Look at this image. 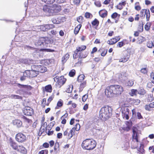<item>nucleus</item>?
<instances>
[{
    "mask_svg": "<svg viewBox=\"0 0 154 154\" xmlns=\"http://www.w3.org/2000/svg\"><path fill=\"white\" fill-rule=\"evenodd\" d=\"M54 81L60 86L63 85L66 81V79L63 76L60 77L57 76L54 78Z\"/></svg>",
    "mask_w": 154,
    "mask_h": 154,
    "instance_id": "nucleus-4",
    "label": "nucleus"
},
{
    "mask_svg": "<svg viewBox=\"0 0 154 154\" xmlns=\"http://www.w3.org/2000/svg\"><path fill=\"white\" fill-rule=\"evenodd\" d=\"M146 93L145 91L143 88H140L138 91V94L140 95H144Z\"/></svg>",
    "mask_w": 154,
    "mask_h": 154,
    "instance_id": "nucleus-29",
    "label": "nucleus"
},
{
    "mask_svg": "<svg viewBox=\"0 0 154 154\" xmlns=\"http://www.w3.org/2000/svg\"><path fill=\"white\" fill-rule=\"evenodd\" d=\"M13 124L18 127H21L22 125V122L19 120H15L13 121Z\"/></svg>",
    "mask_w": 154,
    "mask_h": 154,
    "instance_id": "nucleus-19",
    "label": "nucleus"
},
{
    "mask_svg": "<svg viewBox=\"0 0 154 154\" xmlns=\"http://www.w3.org/2000/svg\"><path fill=\"white\" fill-rule=\"evenodd\" d=\"M83 17L82 16H80L77 18V21L80 23H82Z\"/></svg>",
    "mask_w": 154,
    "mask_h": 154,
    "instance_id": "nucleus-44",
    "label": "nucleus"
},
{
    "mask_svg": "<svg viewBox=\"0 0 154 154\" xmlns=\"http://www.w3.org/2000/svg\"><path fill=\"white\" fill-rule=\"evenodd\" d=\"M80 0H73V2L74 4L78 5L79 4Z\"/></svg>",
    "mask_w": 154,
    "mask_h": 154,
    "instance_id": "nucleus-61",
    "label": "nucleus"
},
{
    "mask_svg": "<svg viewBox=\"0 0 154 154\" xmlns=\"http://www.w3.org/2000/svg\"><path fill=\"white\" fill-rule=\"evenodd\" d=\"M99 14L101 17L103 18L107 16V12L105 10H102L99 11Z\"/></svg>",
    "mask_w": 154,
    "mask_h": 154,
    "instance_id": "nucleus-18",
    "label": "nucleus"
},
{
    "mask_svg": "<svg viewBox=\"0 0 154 154\" xmlns=\"http://www.w3.org/2000/svg\"><path fill=\"white\" fill-rule=\"evenodd\" d=\"M73 86L71 88L70 86L67 89L66 91L68 93H70L72 92V90Z\"/></svg>",
    "mask_w": 154,
    "mask_h": 154,
    "instance_id": "nucleus-60",
    "label": "nucleus"
},
{
    "mask_svg": "<svg viewBox=\"0 0 154 154\" xmlns=\"http://www.w3.org/2000/svg\"><path fill=\"white\" fill-rule=\"evenodd\" d=\"M75 71L74 70H71L69 73V75L70 77H73L75 74Z\"/></svg>",
    "mask_w": 154,
    "mask_h": 154,
    "instance_id": "nucleus-51",
    "label": "nucleus"
},
{
    "mask_svg": "<svg viewBox=\"0 0 154 154\" xmlns=\"http://www.w3.org/2000/svg\"><path fill=\"white\" fill-rule=\"evenodd\" d=\"M124 45V43L122 42H119L118 43L117 46L119 47H121Z\"/></svg>",
    "mask_w": 154,
    "mask_h": 154,
    "instance_id": "nucleus-62",
    "label": "nucleus"
},
{
    "mask_svg": "<svg viewBox=\"0 0 154 154\" xmlns=\"http://www.w3.org/2000/svg\"><path fill=\"white\" fill-rule=\"evenodd\" d=\"M147 46L149 48H152L153 46V44L152 41L148 42L147 44Z\"/></svg>",
    "mask_w": 154,
    "mask_h": 154,
    "instance_id": "nucleus-49",
    "label": "nucleus"
},
{
    "mask_svg": "<svg viewBox=\"0 0 154 154\" xmlns=\"http://www.w3.org/2000/svg\"><path fill=\"white\" fill-rule=\"evenodd\" d=\"M86 85V82L85 81L83 82L80 84L79 90L80 92H81L82 91L83 88Z\"/></svg>",
    "mask_w": 154,
    "mask_h": 154,
    "instance_id": "nucleus-28",
    "label": "nucleus"
},
{
    "mask_svg": "<svg viewBox=\"0 0 154 154\" xmlns=\"http://www.w3.org/2000/svg\"><path fill=\"white\" fill-rule=\"evenodd\" d=\"M38 66L35 65H32L31 66V70L38 72Z\"/></svg>",
    "mask_w": 154,
    "mask_h": 154,
    "instance_id": "nucleus-38",
    "label": "nucleus"
},
{
    "mask_svg": "<svg viewBox=\"0 0 154 154\" xmlns=\"http://www.w3.org/2000/svg\"><path fill=\"white\" fill-rule=\"evenodd\" d=\"M88 94H86L82 96V100L83 102H85L87 99L88 98Z\"/></svg>",
    "mask_w": 154,
    "mask_h": 154,
    "instance_id": "nucleus-53",
    "label": "nucleus"
},
{
    "mask_svg": "<svg viewBox=\"0 0 154 154\" xmlns=\"http://www.w3.org/2000/svg\"><path fill=\"white\" fill-rule=\"evenodd\" d=\"M82 26L81 24L78 25L75 28L74 30V33L75 34H77L79 32V31Z\"/></svg>",
    "mask_w": 154,
    "mask_h": 154,
    "instance_id": "nucleus-26",
    "label": "nucleus"
},
{
    "mask_svg": "<svg viewBox=\"0 0 154 154\" xmlns=\"http://www.w3.org/2000/svg\"><path fill=\"white\" fill-rule=\"evenodd\" d=\"M41 1L46 4H51L54 2L55 0H41Z\"/></svg>",
    "mask_w": 154,
    "mask_h": 154,
    "instance_id": "nucleus-36",
    "label": "nucleus"
},
{
    "mask_svg": "<svg viewBox=\"0 0 154 154\" xmlns=\"http://www.w3.org/2000/svg\"><path fill=\"white\" fill-rule=\"evenodd\" d=\"M52 9L54 11V13H57L60 11L61 10V7L58 5L54 4L52 7Z\"/></svg>",
    "mask_w": 154,
    "mask_h": 154,
    "instance_id": "nucleus-15",
    "label": "nucleus"
},
{
    "mask_svg": "<svg viewBox=\"0 0 154 154\" xmlns=\"http://www.w3.org/2000/svg\"><path fill=\"white\" fill-rule=\"evenodd\" d=\"M136 117H137V119H143V117L142 116L141 113L139 112H137Z\"/></svg>",
    "mask_w": 154,
    "mask_h": 154,
    "instance_id": "nucleus-57",
    "label": "nucleus"
},
{
    "mask_svg": "<svg viewBox=\"0 0 154 154\" xmlns=\"http://www.w3.org/2000/svg\"><path fill=\"white\" fill-rule=\"evenodd\" d=\"M51 21L54 23L59 24L60 23V19L57 17H53L51 19Z\"/></svg>",
    "mask_w": 154,
    "mask_h": 154,
    "instance_id": "nucleus-23",
    "label": "nucleus"
},
{
    "mask_svg": "<svg viewBox=\"0 0 154 154\" xmlns=\"http://www.w3.org/2000/svg\"><path fill=\"white\" fill-rule=\"evenodd\" d=\"M128 59V58L124 57L122 58L121 59H120L119 61L120 62H126Z\"/></svg>",
    "mask_w": 154,
    "mask_h": 154,
    "instance_id": "nucleus-55",
    "label": "nucleus"
},
{
    "mask_svg": "<svg viewBox=\"0 0 154 154\" xmlns=\"http://www.w3.org/2000/svg\"><path fill=\"white\" fill-rule=\"evenodd\" d=\"M45 89L46 91L51 92L52 91V87L51 85H48L45 87Z\"/></svg>",
    "mask_w": 154,
    "mask_h": 154,
    "instance_id": "nucleus-34",
    "label": "nucleus"
},
{
    "mask_svg": "<svg viewBox=\"0 0 154 154\" xmlns=\"http://www.w3.org/2000/svg\"><path fill=\"white\" fill-rule=\"evenodd\" d=\"M54 26L53 24H46L41 26L40 29L42 31H45L54 28Z\"/></svg>",
    "mask_w": 154,
    "mask_h": 154,
    "instance_id": "nucleus-11",
    "label": "nucleus"
},
{
    "mask_svg": "<svg viewBox=\"0 0 154 154\" xmlns=\"http://www.w3.org/2000/svg\"><path fill=\"white\" fill-rule=\"evenodd\" d=\"M121 111L122 115L123 118H125L128 120L129 119L128 115L129 114V109L127 107H125L122 108Z\"/></svg>",
    "mask_w": 154,
    "mask_h": 154,
    "instance_id": "nucleus-6",
    "label": "nucleus"
},
{
    "mask_svg": "<svg viewBox=\"0 0 154 154\" xmlns=\"http://www.w3.org/2000/svg\"><path fill=\"white\" fill-rule=\"evenodd\" d=\"M23 75L27 77L30 78V70H26L23 72Z\"/></svg>",
    "mask_w": 154,
    "mask_h": 154,
    "instance_id": "nucleus-40",
    "label": "nucleus"
},
{
    "mask_svg": "<svg viewBox=\"0 0 154 154\" xmlns=\"http://www.w3.org/2000/svg\"><path fill=\"white\" fill-rule=\"evenodd\" d=\"M85 76L83 74L80 75L78 77L77 81L79 82H82L83 81L85 78Z\"/></svg>",
    "mask_w": 154,
    "mask_h": 154,
    "instance_id": "nucleus-31",
    "label": "nucleus"
},
{
    "mask_svg": "<svg viewBox=\"0 0 154 154\" xmlns=\"http://www.w3.org/2000/svg\"><path fill=\"white\" fill-rule=\"evenodd\" d=\"M116 42V40H115V39L114 38L111 39L107 42L108 44L111 45H113Z\"/></svg>",
    "mask_w": 154,
    "mask_h": 154,
    "instance_id": "nucleus-39",
    "label": "nucleus"
},
{
    "mask_svg": "<svg viewBox=\"0 0 154 154\" xmlns=\"http://www.w3.org/2000/svg\"><path fill=\"white\" fill-rule=\"evenodd\" d=\"M107 52V50H104L101 53V55L102 56H104L106 54Z\"/></svg>",
    "mask_w": 154,
    "mask_h": 154,
    "instance_id": "nucleus-64",
    "label": "nucleus"
},
{
    "mask_svg": "<svg viewBox=\"0 0 154 154\" xmlns=\"http://www.w3.org/2000/svg\"><path fill=\"white\" fill-rule=\"evenodd\" d=\"M46 128L45 127V126H44V127H43V125H42L41 126V127L40 128V130H39V133H38V134H40H40H41L42 133H43V132H44V131H45V129H46Z\"/></svg>",
    "mask_w": 154,
    "mask_h": 154,
    "instance_id": "nucleus-42",
    "label": "nucleus"
},
{
    "mask_svg": "<svg viewBox=\"0 0 154 154\" xmlns=\"http://www.w3.org/2000/svg\"><path fill=\"white\" fill-rule=\"evenodd\" d=\"M38 74V72L32 70H30V78H33L36 77Z\"/></svg>",
    "mask_w": 154,
    "mask_h": 154,
    "instance_id": "nucleus-24",
    "label": "nucleus"
},
{
    "mask_svg": "<svg viewBox=\"0 0 154 154\" xmlns=\"http://www.w3.org/2000/svg\"><path fill=\"white\" fill-rule=\"evenodd\" d=\"M94 4L96 6L98 7H100L101 5V3L99 1L95 2Z\"/></svg>",
    "mask_w": 154,
    "mask_h": 154,
    "instance_id": "nucleus-59",
    "label": "nucleus"
},
{
    "mask_svg": "<svg viewBox=\"0 0 154 154\" xmlns=\"http://www.w3.org/2000/svg\"><path fill=\"white\" fill-rule=\"evenodd\" d=\"M132 116L131 119H133L134 118L136 117L137 112H136L135 109H133L132 110Z\"/></svg>",
    "mask_w": 154,
    "mask_h": 154,
    "instance_id": "nucleus-41",
    "label": "nucleus"
},
{
    "mask_svg": "<svg viewBox=\"0 0 154 154\" xmlns=\"http://www.w3.org/2000/svg\"><path fill=\"white\" fill-rule=\"evenodd\" d=\"M43 11L46 13L48 14V15H51L54 13L52 7L45 5L43 7Z\"/></svg>",
    "mask_w": 154,
    "mask_h": 154,
    "instance_id": "nucleus-9",
    "label": "nucleus"
},
{
    "mask_svg": "<svg viewBox=\"0 0 154 154\" xmlns=\"http://www.w3.org/2000/svg\"><path fill=\"white\" fill-rule=\"evenodd\" d=\"M17 86L21 88L23 94L28 93V91L31 89V87L30 86L21 85L19 83L17 84Z\"/></svg>",
    "mask_w": 154,
    "mask_h": 154,
    "instance_id": "nucleus-5",
    "label": "nucleus"
},
{
    "mask_svg": "<svg viewBox=\"0 0 154 154\" xmlns=\"http://www.w3.org/2000/svg\"><path fill=\"white\" fill-rule=\"evenodd\" d=\"M10 97H11V99H22V97L17 95L14 94H11L9 96Z\"/></svg>",
    "mask_w": 154,
    "mask_h": 154,
    "instance_id": "nucleus-30",
    "label": "nucleus"
},
{
    "mask_svg": "<svg viewBox=\"0 0 154 154\" xmlns=\"http://www.w3.org/2000/svg\"><path fill=\"white\" fill-rule=\"evenodd\" d=\"M99 22L98 20L96 19H95L92 22L91 24L92 25L94 26H98L99 25Z\"/></svg>",
    "mask_w": 154,
    "mask_h": 154,
    "instance_id": "nucleus-37",
    "label": "nucleus"
},
{
    "mask_svg": "<svg viewBox=\"0 0 154 154\" xmlns=\"http://www.w3.org/2000/svg\"><path fill=\"white\" fill-rule=\"evenodd\" d=\"M69 57V54H67L63 56L62 58V62L63 63L65 62Z\"/></svg>",
    "mask_w": 154,
    "mask_h": 154,
    "instance_id": "nucleus-33",
    "label": "nucleus"
},
{
    "mask_svg": "<svg viewBox=\"0 0 154 154\" xmlns=\"http://www.w3.org/2000/svg\"><path fill=\"white\" fill-rule=\"evenodd\" d=\"M10 145L13 149L17 150L18 146L15 142L11 140L10 142Z\"/></svg>",
    "mask_w": 154,
    "mask_h": 154,
    "instance_id": "nucleus-22",
    "label": "nucleus"
},
{
    "mask_svg": "<svg viewBox=\"0 0 154 154\" xmlns=\"http://www.w3.org/2000/svg\"><path fill=\"white\" fill-rule=\"evenodd\" d=\"M87 56V54L84 53L82 52H79L78 54V57L80 58H85Z\"/></svg>",
    "mask_w": 154,
    "mask_h": 154,
    "instance_id": "nucleus-21",
    "label": "nucleus"
},
{
    "mask_svg": "<svg viewBox=\"0 0 154 154\" xmlns=\"http://www.w3.org/2000/svg\"><path fill=\"white\" fill-rule=\"evenodd\" d=\"M146 9L142 10L140 12V17H144L145 15Z\"/></svg>",
    "mask_w": 154,
    "mask_h": 154,
    "instance_id": "nucleus-48",
    "label": "nucleus"
},
{
    "mask_svg": "<svg viewBox=\"0 0 154 154\" xmlns=\"http://www.w3.org/2000/svg\"><path fill=\"white\" fill-rule=\"evenodd\" d=\"M54 97V96L52 95L50 96L48 99V103H47L46 105H48L49 103L52 101Z\"/></svg>",
    "mask_w": 154,
    "mask_h": 154,
    "instance_id": "nucleus-47",
    "label": "nucleus"
},
{
    "mask_svg": "<svg viewBox=\"0 0 154 154\" xmlns=\"http://www.w3.org/2000/svg\"><path fill=\"white\" fill-rule=\"evenodd\" d=\"M123 91V88L121 85H112L106 88L105 93L108 97H113L121 94Z\"/></svg>",
    "mask_w": 154,
    "mask_h": 154,
    "instance_id": "nucleus-1",
    "label": "nucleus"
},
{
    "mask_svg": "<svg viewBox=\"0 0 154 154\" xmlns=\"http://www.w3.org/2000/svg\"><path fill=\"white\" fill-rule=\"evenodd\" d=\"M137 93H138V91L137 90L133 89L131 90L130 94L131 96H133L136 95Z\"/></svg>",
    "mask_w": 154,
    "mask_h": 154,
    "instance_id": "nucleus-35",
    "label": "nucleus"
},
{
    "mask_svg": "<svg viewBox=\"0 0 154 154\" xmlns=\"http://www.w3.org/2000/svg\"><path fill=\"white\" fill-rule=\"evenodd\" d=\"M140 72L143 74H146L147 73V70L146 68H143L140 70Z\"/></svg>",
    "mask_w": 154,
    "mask_h": 154,
    "instance_id": "nucleus-58",
    "label": "nucleus"
},
{
    "mask_svg": "<svg viewBox=\"0 0 154 154\" xmlns=\"http://www.w3.org/2000/svg\"><path fill=\"white\" fill-rule=\"evenodd\" d=\"M96 141L92 139H88L83 141L82 144V148L87 150H92L96 146Z\"/></svg>",
    "mask_w": 154,
    "mask_h": 154,
    "instance_id": "nucleus-3",
    "label": "nucleus"
},
{
    "mask_svg": "<svg viewBox=\"0 0 154 154\" xmlns=\"http://www.w3.org/2000/svg\"><path fill=\"white\" fill-rule=\"evenodd\" d=\"M118 15V14L117 13L115 12L111 15V17L112 18L114 19L116 18ZM119 15V17L120 15Z\"/></svg>",
    "mask_w": 154,
    "mask_h": 154,
    "instance_id": "nucleus-56",
    "label": "nucleus"
},
{
    "mask_svg": "<svg viewBox=\"0 0 154 154\" xmlns=\"http://www.w3.org/2000/svg\"><path fill=\"white\" fill-rule=\"evenodd\" d=\"M75 129L74 128H73L72 129H71L70 131V132L68 133V139H70L72 138L73 136V134L74 133L75 131Z\"/></svg>",
    "mask_w": 154,
    "mask_h": 154,
    "instance_id": "nucleus-25",
    "label": "nucleus"
},
{
    "mask_svg": "<svg viewBox=\"0 0 154 154\" xmlns=\"http://www.w3.org/2000/svg\"><path fill=\"white\" fill-rule=\"evenodd\" d=\"M136 128L133 129V134H132V138L133 139H134L136 140L137 142H138V133L137 132Z\"/></svg>",
    "mask_w": 154,
    "mask_h": 154,
    "instance_id": "nucleus-16",
    "label": "nucleus"
},
{
    "mask_svg": "<svg viewBox=\"0 0 154 154\" xmlns=\"http://www.w3.org/2000/svg\"><path fill=\"white\" fill-rule=\"evenodd\" d=\"M151 25L150 23L147 22L145 26V28L146 30L148 31L149 29V28Z\"/></svg>",
    "mask_w": 154,
    "mask_h": 154,
    "instance_id": "nucleus-45",
    "label": "nucleus"
},
{
    "mask_svg": "<svg viewBox=\"0 0 154 154\" xmlns=\"http://www.w3.org/2000/svg\"><path fill=\"white\" fill-rule=\"evenodd\" d=\"M17 150L18 151L23 154H26L27 152L26 150L22 146H18Z\"/></svg>",
    "mask_w": 154,
    "mask_h": 154,
    "instance_id": "nucleus-17",
    "label": "nucleus"
},
{
    "mask_svg": "<svg viewBox=\"0 0 154 154\" xmlns=\"http://www.w3.org/2000/svg\"><path fill=\"white\" fill-rule=\"evenodd\" d=\"M47 70L46 67L43 66H38V72H39L41 73H43Z\"/></svg>",
    "mask_w": 154,
    "mask_h": 154,
    "instance_id": "nucleus-20",
    "label": "nucleus"
},
{
    "mask_svg": "<svg viewBox=\"0 0 154 154\" xmlns=\"http://www.w3.org/2000/svg\"><path fill=\"white\" fill-rule=\"evenodd\" d=\"M23 118L25 122H28V123H29L30 121V119H27L26 117L25 116H23Z\"/></svg>",
    "mask_w": 154,
    "mask_h": 154,
    "instance_id": "nucleus-63",
    "label": "nucleus"
},
{
    "mask_svg": "<svg viewBox=\"0 0 154 154\" xmlns=\"http://www.w3.org/2000/svg\"><path fill=\"white\" fill-rule=\"evenodd\" d=\"M125 124L126 126L123 127V129L125 131H128L130 130L132 126V121L131 120L128 121H125Z\"/></svg>",
    "mask_w": 154,
    "mask_h": 154,
    "instance_id": "nucleus-13",
    "label": "nucleus"
},
{
    "mask_svg": "<svg viewBox=\"0 0 154 154\" xmlns=\"http://www.w3.org/2000/svg\"><path fill=\"white\" fill-rule=\"evenodd\" d=\"M134 83V82L132 80H129L127 82V86H131L133 85Z\"/></svg>",
    "mask_w": 154,
    "mask_h": 154,
    "instance_id": "nucleus-46",
    "label": "nucleus"
},
{
    "mask_svg": "<svg viewBox=\"0 0 154 154\" xmlns=\"http://www.w3.org/2000/svg\"><path fill=\"white\" fill-rule=\"evenodd\" d=\"M45 38L43 37H41L39 38L38 40V42H35V44L37 46H41L42 45H43L44 46V42Z\"/></svg>",
    "mask_w": 154,
    "mask_h": 154,
    "instance_id": "nucleus-14",
    "label": "nucleus"
},
{
    "mask_svg": "<svg viewBox=\"0 0 154 154\" xmlns=\"http://www.w3.org/2000/svg\"><path fill=\"white\" fill-rule=\"evenodd\" d=\"M27 61V60L26 59H20L19 60H18V62L19 63H26Z\"/></svg>",
    "mask_w": 154,
    "mask_h": 154,
    "instance_id": "nucleus-52",
    "label": "nucleus"
},
{
    "mask_svg": "<svg viewBox=\"0 0 154 154\" xmlns=\"http://www.w3.org/2000/svg\"><path fill=\"white\" fill-rule=\"evenodd\" d=\"M63 104V101L61 99L57 103V106L55 107L56 109H57L59 107H60L62 106Z\"/></svg>",
    "mask_w": 154,
    "mask_h": 154,
    "instance_id": "nucleus-27",
    "label": "nucleus"
},
{
    "mask_svg": "<svg viewBox=\"0 0 154 154\" xmlns=\"http://www.w3.org/2000/svg\"><path fill=\"white\" fill-rule=\"evenodd\" d=\"M74 128L76 131H78L79 130L80 128V125L79 124H76L75 125V126Z\"/></svg>",
    "mask_w": 154,
    "mask_h": 154,
    "instance_id": "nucleus-50",
    "label": "nucleus"
},
{
    "mask_svg": "<svg viewBox=\"0 0 154 154\" xmlns=\"http://www.w3.org/2000/svg\"><path fill=\"white\" fill-rule=\"evenodd\" d=\"M23 111L24 115L28 116H31L33 113V109L29 106L25 107Z\"/></svg>",
    "mask_w": 154,
    "mask_h": 154,
    "instance_id": "nucleus-10",
    "label": "nucleus"
},
{
    "mask_svg": "<svg viewBox=\"0 0 154 154\" xmlns=\"http://www.w3.org/2000/svg\"><path fill=\"white\" fill-rule=\"evenodd\" d=\"M112 112V109L110 107L105 106L101 109L99 112V117L101 119L105 121L111 116Z\"/></svg>",
    "mask_w": 154,
    "mask_h": 154,
    "instance_id": "nucleus-2",
    "label": "nucleus"
},
{
    "mask_svg": "<svg viewBox=\"0 0 154 154\" xmlns=\"http://www.w3.org/2000/svg\"><path fill=\"white\" fill-rule=\"evenodd\" d=\"M42 50H43L44 51H47L48 52H54L55 51L54 50L52 49H48V48H44L42 49Z\"/></svg>",
    "mask_w": 154,
    "mask_h": 154,
    "instance_id": "nucleus-54",
    "label": "nucleus"
},
{
    "mask_svg": "<svg viewBox=\"0 0 154 154\" xmlns=\"http://www.w3.org/2000/svg\"><path fill=\"white\" fill-rule=\"evenodd\" d=\"M45 41L44 42V47H50L54 42L53 40L51 38H44Z\"/></svg>",
    "mask_w": 154,
    "mask_h": 154,
    "instance_id": "nucleus-12",
    "label": "nucleus"
},
{
    "mask_svg": "<svg viewBox=\"0 0 154 154\" xmlns=\"http://www.w3.org/2000/svg\"><path fill=\"white\" fill-rule=\"evenodd\" d=\"M145 15H146V17L147 21L149 20L150 17V12L149 10L146 9Z\"/></svg>",
    "mask_w": 154,
    "mask_h": 154,
    "instance_id": "nucleus-32",
    "label": "nucleus"
},
{
    "mask_svg": "<svg viewBox=\"0 0 154 154\" xmlns=\"http://www.w3.org/2000/svg\"><path fill=\"white\" fill-rule=\"evenodd\" d=\"M15 138L17 141L20 143L23 142L26 139V136L21 133H18L16 134Z\"/></svg>",
    "mask_w": 154,
    "mask_h": 154,
    "instance_id": "nucleus-8",
    "label": "nucleus"
},
{
    "mask_svg": "<svg viewBox=\"0 0 154 154\" xmlns=\"http://www.w3.org/2000/svg\"><path fill=\"white\" fill-rule=\"evenodd\" d=\"M134 104L135 105H138L140 103V100L137 99H133L132 100Z\"/></svg>",
    "mask_w": 154,
    "mask_h": 154,
    "instance_id": "nucleus-43",
    "label": "nucleus"
},
{
    "mask_svg": "<svg viewBox=\"0 0 154 154\" xmlns=\"http://www.w3.org/2000/svg\"><path fill=\"white\" fill-rule=\"evenodd\" d=\"M86 46L85 45H81L80 46L77 47L76 50L74 51V53L73 55V57L74 59H75L78 57V54L79 52H82L85 49Z\"/></svg>",
    "mask_w": 154,
    "mask_h": 154,
    "instance_id": "nucleus-7",
    "label": "nucleus"
}]
</instances>
